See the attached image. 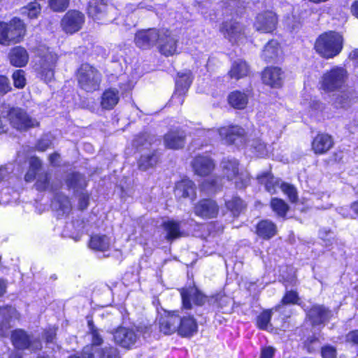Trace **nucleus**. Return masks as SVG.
Instances as JSON below:
<instances>
[{"label": "nucleus", "instance_id": "18", "mask_svg": "<svg viewBox=\"0 0 358 358\" xmlns=\"http://www.w3.org/2000/svg\"><path fill=\"white\" fill-rule=\"evenodd\" d=\"M115 342L124 348H131L136 343L138 336L133 329L119 327L113 333Z\"/></svg>", "mask_w": 358, "mask_h": 358}, {"label": "nucleus", "instance_id": "8", "mask_svg": "<svg viewBox=\"0 0 358 358\" xmlns=\"http://www.w3.org/2000/svg\"><path fill=\"white\" fill-rule=\"evenodd\" d=\"M78 80L81 88L87 92H93L99 89L101 83V74L93 66L84 64L78 71Z\"/></svg>", "mask_w": 358, "mask_h": 358}, {"label": "nucleus", "instance_id": "37", "mask_svg": "<svg viewBox=\"0 0 358 358\" xmlns=\"http://www.w3.org/2000/svg\"><path fill=\"white\" fill-rule=\"evenodd\" d=\"M249 70L248 64L243 60L238 59L232 64L229 75L231 78L238 80L247 76Z\"/></svg>", "mask_w": 358, "mask_h": 358}, {"label": "nucleus", "instance_id": "5", "mask_svg": "<svg viewBox=\"0 0 358 358\" xmlns=\"http://www.w3.org/2000/svg\"><path fill=\"white\" fill-rule=\"evenodd\" d=\"M2 117H6L10 124L18 130L37 127L38 122L29 117L27 113L19 108H10L9 106H3Z\"/></svg>", "mask_w": 358, "mask_h": 358}, {"label": "nucleus", "instance_id": "12", "mask_svg": "<svg viewBox=\"0 0 358 358\" xmlns=\"http://www.w3.org/2000/svg\"><path fill=\"white\" fill-rule=\"evenodd\" d=\"M192 81L190 71L179 73L176 81V90L171 97V101L176 104H182L183 96L186 94Z\"/></svg>", "mask_w": 358, "mask_h": 358}, {"label": "nucleus", "instance_id": "46", "mask_svg": "<svg viewBox=\"0 0 358 358\" xmlns=\"http://www.w3.org/2000/svg\"><path fill=\"white\" fill-rule=\"evenodd\" d=\"M302 104L311 116L316 115L324 109V104L316 99H310L309 101H304Z\"/></svg>", "mask_w": 358, "mask_h": 358}, {"label": "nucleus", "instance_id": "28", "mask_svg": "<svg viewBox=\"0 0 358 358\" xmlns=\"http://www.w3.org/2000/svg\"><path fill=\"white\" fill-rule=\"evenodd\" d=\"M197 324L192 316L180 315L178 333L182 336H192L197 331Z\"/></svg>", "mask_w": 358, "mask_h": 358}, {"label": "nucleus", "instance_id": "22", "mask_svg": "<svg viewBox=\"0 0 358 358\" xmlns=\"http://www.w3.org/2000/svg\"><path fill=\"white\" fill-rule=\"evenodd\" d=\"M0 336L8 335V330L10 328V321L13 318H17L16 310L11 306L0 308Z\"/></svg>", "mask_w": 358, "mask_h": 358}, {"label": "nucleus", "instance_id": "34", "mask_svg": "<svg viewBox=\"0 0 358 358\" xmlns=\"http://www.w3.org/2000/svg\"><path fill=\"white\" fill-rule=\"evenodd\" d=\"M112 245L110 237L103 234H94L91 236L89 247L97 251L108 250Z\"/></svg>", "mask_w": 358, "mask_h": 358}, {"label": "nucleus", "instance_id": "6", "mask_svg": "<svg viewBox=\"0 0 358 358\" xmlns=\"http://www.w3.org/2000/svg\"><path fill=\"white\" fill-rule=\"evenodd\" d=\"M222 173L228 180H234L237 188L242 189L246 187L250 180L246 172H239L238 162L234 158L224 159L221 164Z\"/></svg>", "mask_w": 358, "mask_h": 358}, {"label": "nucleus", "instance_id": "58", "mask_svg": "<svg viewBox=\"0 0 358 358\" xmlns=\"http://www.w3.org/2000/svg\"><path fill=\"white\" fill-rule=\"evenodd\" d=\"M41 166V160L37 157H31L29 161V168L31 171H36L39 169Z\"/></svg>", "mask_w": 358, "mask_h": 358}, {"label": "nucleus", "instance_id": "36", "mask_svg": "<svg viewBox=\"0 0 358 358\" xmlns=\"http://www.w3.org/2000/svg\"><path fill=\"white\" fill-rule=\"evenodd\" d=\"M89 358H121L120 352L114 346L107 345L98 350L94 348V352L88 355Z\"/></svg>", "mask_w": 358, "mask_h": 358}, {"label": "nucleus", "instance_id": "4", "mask_svg": "<svg viewBox=\"0 0 358 358\" xmlns=\"http://www.w3.org/2000/svg\"><path fill=\"white\" fill-rule=\"evenodd\" d=\"M347 80V71L343 67L334 66L321 76L320 88L326 92L340 91L345 86Z\"/></svg>", "mask_w": 358, "mask_h": 358}, {"label": "nucleus", "instance_id": "38", "mask_svg": "<svg viewBox=\"0 0 358 358\" xmlns=\"http://www.w3.org/2000/svg\"><path fill=\"white\" fill-rule=\"evenodd\" d=\"M229 104L237 109L244 108L248 102V96L241 91H234L228 96Z\"/></svg>", "mask_w": 358, "mask_h": 358}, {"label": "nucleus", "instance_id": "39", "mask_svg": "<svg viewBox=\"0 0 358 358\" xmlns=\"http://www.w3.org/2000/svg\"><path fill=\"white\" fill-rule=\"evenodd\" d=\"M259 183L264 184L266 189L271 194H274L276 187L279 185L278 178H274L270 172H264L257 176Z\"/></svg>", "mask_w": 358, "mask_h": 358}, {"label": "nucleus", "instance_id": "13", "mask_svg": "<svg viewBox=\"0 0 358 358\" xmlns=\"http://www.w3.org/2000/svg\"><path fill=\"white\" fill-rule=\"evenodd\" d=\"M278 18L275 13L267 10L259 13L254 22L256 31L262 33H271L276 28Z\"/></svg>", "mask_w": 358, "mask_h": 358}, {"label": "nucleus", "instance_id": "44", "mask_svg": "<svg viewBox=\"0 0 358 358\" xmlns=\"http://www.w3.org/2000/svg\"><path fill=\"white\" fill-rule=\"evenodd\" d=\"M41 8L38 3L34 1L31 2L26 6L21 8V13L27 15L30 19L36 18L41 13Z\"/></svg>", "mask_w": 358, "mask_h": 358}, {"label": "nucleus", "instance_id": "31", "mask_svg": "<svg viewBox=\"0 0 358 358\" xmlns=\"http://www.w3.org/2000/svg\"><path fill=\"white\" fill-rule=\"evenodd\" d=\"M185 137L183 131H170L164 136V145L169 149L181 148L185 145Z\"/></svg>", "mask_w": 358, "mask_h": 358}, {"label": "nucleus", "instance_id": "60", "mask_svg": "<svg viewBox=\"0 0 358 358\" xmlns=\"http://www.w3.org/2000/svg\"><path fill=\"white\" fill-rule=\"evenodd\" d=\"M56 336V330L55 328H51L45 332V336L47 343H52Z\"/></svg>", "mask_w": 358, "mask_h": 358}, {"label": "nucleus", "instance_id": "20", "mask_svg": "<svg viewBox=\"0 0 358 358\" xmlns=\"http://www.w3.org/2000/svg\"><path fill=\"white\" fill-rule=\"evenodd\" d=\"M263 83L271 87L278 88L282 85L283 72L278 67H268L262 73Z\"/></svg>", "mask_w": 358, "mask_h": 358}, {"label": "nucleus", "instance_id": "27", "mask_svg": "<svg viewBox=\"0 0 358 358\" xmlns=\"http://www.w3.org/2000/svg\"><path fill=\"white\" fill-rule=\"evenodd\" d=\"M195 185L194 182L189 179H182L176 183L175 187V195L178 198H190L194 199L195 197Z\"/></svg>", "mask_w": 358, "mask_h": 358}, {"label": "nucleus", "instance_id": "23", "mask_svg": "<svg viewBox=\"0 0 358 358\" xmlns=\"http://www.w3.org/2000/svg\"><path fill=\"white\" fill-rule=\"evenodd\" d=\"M334 145L331 136L327 134H319L312 142V149L315 154L322 155L328 152Z\"/></svg>", "mask_w": 358, "mask_h": 358}, {"label": "nucleus", "instance_id": "29", "mask_svg": "<svg viewBox=\"0 0 358 358\" xmlns=\"http://www.w3.org/2000/svg\"><path fill=\"white\" fill-rule=\"evenodd\" d=\"M357 101V97L354 93L346 91L334 95L331 100L332 105L336 108L347 109L354 104Z\"/></svg>", "mask_w": 358, "mask_h": 358}, {"label": "nucleus", "instance_id": "14", "mask_svg": "<svg viewBox=\"0 0 358 358\" xmlns=\"http://www.w3.org/2000/svg\"><path fill=\"white\" fill-rule=\"evenodd\" d=\"M182 308L185 309L192 308V302L197 306L203 305L208 297L203 295L195 286L182 288L180 290Z\"/></svg>", "mask_w": 358, "mask_h": 358}, {"label": "nucleus", "instance_id": "63", "mask_svg": "<svg viewBox=\"0 0 358 358\" xmlns=\"http://www.w3.org/2000/svg\"><path fill=\"white\" fill-rule=\"evenodd\" d=\"M36 171H31V168H29L28 172L26 173L24 176L25 180L27 182L32 181L36 178Z\"/></svg>", "mask_w": 358, "mask_h": 358}, {"label": "nucleus", "instance_id": "32", "mask_svg": "<svg viewBox=\"0 0 358 358\" xmlns=\"http://www.w3.org/2000/svg\"><path fill=\"white\" fill-rule=\"evenodd\" d=\"M119 100L118 90L109 88L106 90L101 96V106L103 109L111 110L117 104Z\"/></svg>", "mask_w": 358, "mask_h": 358}, {"label": "nucleus", "instance_id": "41", "mask_svg": "<svg viewBox=\"0 0 358 358\" xmlns=\"http://www.w3.org/2000/svg\"><path fill=\"white\" fill-rule=\"evenodd\" d=\"M52 208L57 210H61L63 214L69 213L71 208V204L68 197L64 195H57L52 201Z\"/></svg>", "mask_w": 358, "mask_h": 358}, {"label": "nucleus", "instance_id": "16", "mask_svg": "<svg viewBox=\"0 0 358 358\" xmlns=\"http://www.w3.org/2000/svg\"><path fill=\"white\" fill-rule=\"evenodd\" d=\"M161 31L155 29H142L137 31L134 37L136 45L141 49H149L158 43Z\"/></svg>", "mask_w": 358, "mask_h": 358}, {"label": "nucleus", "instance_id": "3", "mask_svg": "<svg viewBox=\"0 0 358 358\" xmlns=\"http://www.w3.org/2000/svg\"><path fill=\"white\" fill-rule=\"evenodd\" d=\"M25 31L23 22L17 17L13 18L9 22L0 21V44L8 46L20 43Z\"/></svg>", "mask_w": 358, "mask_h": 358}, {"label": "nucleus", "instance_id": "43", "mask_svg": "<svg viewBox=\"0 0 358 358\" xmlns=\"http://www.w3.org/2000/svg\"><path fill=\"white\" fill-rule=\"evenodd\" d=\"M273 211L280 217H284L289 209L287 204L282 199L273 198L271 201Z\"/></svg>", "mask_w": 358, "mask_h": 358}, {"label": "nucleus", "instance_id": "10", "mask_svg": "<svg viewBox=\"0 0 358 358\" xmlns=\"http://www.w3.org/2000/svg\"><path fill=\"white\" fill-rule=\"evenodd\" d=\"M85 21V15L76 10H69L61 20L62 30L67 34H74L81 29Z\"/></svg>", "mask_w": 358, "mask_h": 358}, {"label": "nucleus", "instance_id": "21", "mask_svg": "<svg viewBox=\"0 0 358 358\" xmlns=\"http://www.w3.org/2000/svg\"><path fill=\"white\" fill-rule=\"evenodd\" d=\"M194 213L196 215L203 218H213L217 215L218 206L214 201L204 199L195 206Z\"/></svg>", "mask_w": 358, "mask_h": 358}, {"label": "nucleus", "instance_id": "49", "mask_svg": "<svg viewBox=\"0 0 358 358\" xmlns=\"http://www.w3.org/2000/svg\"><path fill=\"white\" fill-rule=\"evenodd\" d=\"M13 83L17 88H23L26 85L25 73L23 70H16L13 73Z\"/></svg>", "mask_w": 358, "mask_h": 358}, {"label": "nucleus", "instance_id": "45", "mask_svg": "<svg viewBox=\"0 0 358 358\" xmlns=\"http://www.w3.org/2000/svg\"><path fill=\"white\" fill-rule=\"evenodd\" d=\"M66 185L69 188L78 189L85 187L86 182L83 175L74 173L69 176Z\"/></svg>", "mask_w": 358, "mask_h": 358}, {"label": "nucleus", "instance_id": "35", "mask_svg": "<svg viewBox=\"0 0 358 358\" xmlns=\"http://www.w3.org/2000/svg\"><path fill=\"white\" fill-rule=\"evenodd\" d=\"M162 227L166 231V239L171 241L174 239L178 238L182 236V232L180 229V224L174 220L164 221Z\"/></svg>", "mask_w": 358, "mask_h": 358}, {"label": "nucleus", "instance_id": "11", "mask_svg": "<svg viewBox=\"0 0 358 358\" xmlns=\"http://www.w3.org/2000/svg\"><path fill=\"white\" fill-rule=\"evenodd\" d=\"M11 339L13 344L17 349H30L35 351L42 348L38 339L30 337L22 329L15 330L12 333Z\"/></svg>", "mask_w": 358, "mask_h": 358}, {"label": "nucleus", "instance_id": "59", "mask_svg": "<svg viewBox=\"0 0 358 358\" xmlns=\"http://www.w3.org/2000/svg\"><path fill=\"white\" fill-rule=\"evenodd\" d=\"M50 144L51 142L49 139L43 138L38 141L37 144V148L38 150L45 151L48 148L50 147Z\"/></svg>", "mask_w": 358, "mask_h": 358}, {"label": "nucleus", "instance_id": "48", "mask_svg": "<svg viewBox=\"0 0 358 358\" xmlns=\"http://www.w3.org/2000/svg\"><path fill=\"white\" fill-rule=\"evenodd\" d=\"M272 310H267L262 312L257 319V327L261 329H267L270 326Z\"/></svg>", "mask_w": 358, "mask_h": 358}, {"label": "nucleus", "instance_id": "42", "mask_svg": "<svg viewBox=\"0 0 358 358\" xmlns=\"http://www.w3.org/2000/svg\"><path fill=\"white\" fill-rule=\"evenodd\" d=\"M157 161L158 157L155 153L143 155L138 161L139 169L143 171H146L154 166Z\"/></svg>", "mask_w": 358, "mask_h": 358}, {"label": "nucleus", "instance_id": "54", "mask_svg": "<svg viewBox=\"0 0 358 358\" xmlns=\"http://www.w3.org/2000/svg\"><path fill=\"white\" fill-rule=\"evenodd\" d=\"M298 295L295 292H287L282 299L283 304L296 303L298 301Z\"/></svg>", "mask_w": 358, "mask_h": 358}, {"label": "nucleus", "instance_id": "30", "mask_svg": "<svg viewBox=\"0 0 358 358\" xmlns=\"http://www.w3.org/2000/svg\"><path fill=\"white\" fill-rule=\"evenodd\" d=\"M10 62L17 67L24 66L29 61L27 50L21 46L12 48L8 55Z\"/></svg>", "mask_w": 358, "mask_h": 358}, {"label": "nucleus", "instance_id": "56", "mask_svg": "<svg viewBox=\"0 0 358 358\" xmlns=\"http://www.w3.org/2000/svg\"><path fill=\"white\" fill-rule=\"evenodd\" d=\"M322 356L323 358H336V349L331 346H325L322 350Z\"/></svg>", "mask_w": 358, "mask_h": 358}, {"label": "nucleus", "instance_id": "25", "mask_svg": "<svg viewBox=\"0 0 358 358\" xmlns=\"http://www.w3.org/2000/svg\"><path fill=\"white\" fill-rule=\"evenodd\" d=\"M331 312L323 306L315 305L308 311V316L313 325H317L327 321Z\"/></svg>", "mask_w": 358, "mask_h": 358}, {"label": "nucleus", "instance_id": "57", "mask_svg": "<svg viewBox=\"0 0 358 358\" xmlns=\"http://www.w3.org/2000/svg\"><path fill=\"white\" fill-rule=\"evenodd\" d=\"M275 349L272 347H266L262 350L260 358H273Z\"/></svg>", "mask_w": 358, "mask_h": 358}, {"label": "nucleus", "instance_id": "50", "mask_svg": "<svg viewBox=\"0 0 358 358\" xmlns=\"http://www.w3.org/2000/svg\"><path fill=\"white\" fill-rule=\"evenodd\" d=\"M280 188L292 202H295L297 200V192L293 185L288 183H282Z\"/></svg>", "mask_w": 358, "mask_h": 358}, {"label": "nucleus", "instance_id": "2", "mask_svg": "<svg viewBox=\"0 0 358 358\" xmlns=\"http://www.w3.org/2000/svg\"><path fill=\"white\" fill-rule=\"evenodd\" d=\"M314 47L315 51L322 57L326 59L333 58L341 51L343 48V38L337 32H325L318 36Z\"/></svg>", "mask_w": 358, "mask_h": 358}, {"label": "nucleus", "instance_id": "24", "mask_svg": "<svg viewBox=\"0 0 358 358\" xmlns=\"http://www.w3.org/2000/svg\"><path fill=\"white\" fill-rule=\"evenodd\" d=\"M192 164L195 173L201 176L208 175L215 168L213 160L207 156L195 157Z\"/></svg>", "mask_w": 358, "mask_h": 358}, {"label": "nucleus", "instance_id": "52", "mask_svg": "<svg viewBox=\"0 0 358 358\" xmlns=\"http://www.w3.org/2000/svg\"><path fill=\"white\" fill-rule=\"evenodd\" d=\"M69 0H49V6L54 11H63L69 6Z\"/></svg>", "mask_w": 358, "mask_h": 358}, {"label": "nucleus", "instance_id": "9", "mask_svg": "<svg viewBox=\"0 0 358 358\" xmlns=\"http://www.w3.org/2000/svg\"><path fill=\"white\" fill-rule=\"evenodd\" d=\"M37 55L40 57L38 71L46 82L50 81L54 76L57 55L45 46H41L37 50Z\"/></svg>", "mask_w": 358, "mask_h": 358}, {"label": "nucleus", "instance_id": "15", "mask_svg": "<svg viewBox=\"0 0 358 358\" xmlns=\"http://www.w3.org/2000/svg\"><path fill=\"white\" fill-rule=\"evenodd\" d=\"M221 31L224 37L232 43L242 42L246 37L245 27L237 22L223 23Z\"/></svg>", "mask_w": 358, "mask_h": 358}, {"label": "nucleus", "instance_id": "19", "mask_svg": "<svg viewBox=\"0 0 358 358\" xmlns=\"http://www.w3.org/2000/svg\"><path fill=\"white\" fill-rule=\"evenodd\" d=\"M178 312L166 313L159 320V330L164 334H171L178 330L180 315Z\"/></svg>", "mask_w": 358, "mask_h": 358}, {"label": "nucleus", "instance_id": "26", "mask_svg": "<svg viewBox=\"0 0 358 358\" xmlns=\"http://www.w3.org/2000/svg\"><path fill=\"white\" fill-rule=\"evenodd\" d=\"M90 334L91 335V344L84 348V352L87 355L94 352V348L98 350L103 343L101 330L96 328L92 320L88 321Z\"/></svg>", "mask_w": 358, "mask_h": 358}, {"label": "nucleus", "instance_id": "62", "mask_svg": "<svg viewBox=\"0 0 358 358\" xmlns=\"http://www.w3.org/2000/svg\"><path fill=\"white\" fill-rule=\"evenodd\" d=\"M89 196L85 194H82L79 198V206L80 209H85L88 205Z\"/></svg>", "mask_w": 358, "mask_h": 358}, {"label": "nucleus", "instance_id": "55", "mask_svg": "<svg viewBox=\"0 0 358 358\" xmlns=\"http://www.w3.org/2000/svg\"><path fill=\"white\" fill-rule=\"evenodd\" d=\"M11 90L8 79L3 76H0V94H5Z\"/></svg>", "mask_w": 358, "mask_h": 358}, {"label": "nucleus", "instance_id": "40", "mask_svg": "<svg viewBox=\"0 0 358 358\" xmlns=\"http://www.w3.org/2000/svg\"><path fill=\"white\" fill-rule=\"evenodd\" d=\"M279 52V44L276 41H270L263 50L262 57L266 61H270L277 57Z\"/></svg>", "mask_w": 358, "mask_h": 358}, {"label": "nucleus", "instance_id": "64", "mask_svg": "<svg viewBox=\"0 0 358 358\" xmlns=\"http://www.w3.org/2000/svg\"><path fill=\"white\" fill-rule=\"evenodd\" d=\"M352 14L358 18V1H356L352 5Z\"/></svg>", "mask_w": 358, "mask_h": 358}, {"label": "nucleus", "instance_id": "53", "mask_svg": "<svg viewBox=\"0 0 358 358\" xmlns=\"http://www.w3.org/2000/svg\"><path fill=\"white\" fill-rule=\"evenodd\" d=\"M333 233L330 230L323 229L320 231V237L324 241L327 246L331 245L333 243Z\"/></svg>", "mask_w": 358, "mask_h": 358}, {"label": "nucleus", "instance_id": "17", "mask_svg": "<svg viewBox=\"0 0 358 358\" xmlns=\"http://www.w3.org/2000/svg\"><path fill=\"white\" fill-rule=\"evenodd\" d=\"M177 41L176 36L169 30H161V34L158 41L161 53L166 56L174 55L177 50Z\"/></svg>", "mask_w": 358, "mask_h": 358}, {"label": "nucleus", "instance_id": "47", "mask_svg": "<svg viewBox=\"0 0 358 358\" xmlns=\"http://www.w3.org/2000/svg\"><path fill=\"white\" fill-rule=\"evenodd\" d=\"M226 206L234 216H237L243 209L244 203L240 198L234 197L226 201Z\"/></svg>", "mask_w": 358, "mask_h": 358}, {"label": "nucleus", "instance_id": "33", "mask_svg": "<svg viewBox=\"0 0 358 358\" xmlns=\"http://www.w3.org/2000/svg\"><path fill=\"white\" fill-rule=\"evenodd\" d=\"M256 233L259 237L268 240L277 234V227L270 220H262L257 225Z\"/></svg>", "mask_w": 358, "mask_h": 358}, {"label": "nucleus", "instance_id": "1", "mask_svg": "<svg viewBox=\"0 0 358 358\" xmlns=\"http://www.w3.org/2000/svg\"><path fill=\"white\" fill-rule=\"evenodd\" d=\"M209 136L217 134L220 138L226 144H245L251 150L257 153L258 156H265L268 154V148L266 144L260 138H252L246 140L245 136V130L237 126L222 127L217 129L208 131Z\"/></svg>", "mask_w": 358, "mask_h": 358}, {"label": "nucleus", "instance_id": "7", "mask_svg": "<svg viewBox=\"0 0 358 358\" xmlns=\"http://www.w3.org/2000/svg\"><path fill=\"white\" fill-rule=\"evenodd\" d=\"M88 15L99 24L112 22L117 13L115 8L107 5L102 0H91L87 8Z\"/></svg>", "mask_w": 358, "mask_h": 358}, {"label": "nucleus", "instance_id": "51", "mask_svg": "<svg viewBox=\"0 0 358 358\" xmlns=\"http://www.w3.org/2000/svg\"><path fill=\"white\" fill-rule=\"evenodd\" d=\"M36 188L38 190L52 189V187H50L49 177L48 174H40L37 178L36 183Z\"/></svg>", "mask_w": 358, "mask_h": 358}, {"label": "nucleus", "instance_id": "61", "mask_svg": "<svg viewBox=\"0 0 358 358\" xmlns=\"http://www.w3.org/2000/svg\"><path fill=\"white\" fill-rule=\"evenodd\" d=\"M10 169L7 166H0V182L6 180L10 173Z\"/></svg>", "mask_w": 358, "mask_h": 358}]
</instances>
